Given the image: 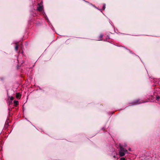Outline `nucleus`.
<instances>
[{"label": "nucleus", "instance_id": "nucleus-1", "mask_svg": "<svg viewBox=\"0 0 160 160\" xmlns=\"http://www.w3.org/2000/svg\"><path fill=\"white\" fill-rule=\"evenodd\" d=\"M119 155L120 157H122L124 156L126 153H128V151L124 149L121 144H119Z\"/></svg>", "mask_w": 160, "mask_h": 160}, {"label": "nucleus", "instance_id": "nucleus-2", "mask_svg": "<svg viewBox=\"0 0 160 160\" xmlns=\"http://www.w3.org/2000/svg\"><path fill=\"white\" fill-rule=\"evenodd\" d=\"M37 10L41 12L43 10V6L42 5V2H41L38 4Z\"/></svg>", "mask_w": 160, "mask_h": 160}, {"label": "nucleus", "instance_id": "nucleus-3", "mask_svg": "<svg viewBox=\"0 0 160 160\" xmlns=\"http://www.w3.org/2000/svg\"><path fill=\"white\" fill-rule=\"evenodd\" d=\"M142 102H142L140 100H137L133 102H132V105H135L136 104H138L140 103H141Z\"/></svg>", "mask_w": 160, "mask_h": 160}, {"label": "nucleus", "instance_id": "nucleus-4", "mask_svg": "<svg viewBox=\"0 0 160 160\" xmlns=\"http://www.w3.org/2000/svg\"><path fill=\"white\" fill-rule=\"evenodd\" d=\"M21 95V94L19 93H17L16 94V97L17 98H19Z\"/></svg>", "mask_w": 160, "mask_h": 160}, {"label": "nucleus", "instance_id": "nucleus-5", "mask_svg": "<svg viewBox=\"0 0 160 160\" xmlns=\"http://www.w3.org/2000/svg\"><path fill=\"white\" fill-rule=\"evenodd\" d=\"M103 36V35L102 34H101L99 36V38L98 39V40H102V38Z\"/></svg>", "mask_w": 160, "mask_h": 160}, {"label": "nucleus", "instance_id": "nucleus-6", "mask_svg": "<svg viewBox=\"0 0 160 160\" xmlns=\"http://www.w3.org/2000/svg\"><path fill=\"white\" fill-rule=\"evenodd\" d=\"M18 101H14V105L16 106L18 104Z\"/></svg>", "mask_w": 160, "mask_h": 160}, {"label": "nucleus", "instance_id": "nucleus-7", "mask_svg": "<svg viewBox=\"0 0 160 160\" xmlns=\"http://www.w3.org/2000/svg\"><path fill=\"white\" fill-rule=\"evenodd\" d=\"M18 46L17 45H16V46H15V50L16 51H17L18 50Z\"/></svg>", "mask_w": 160, "mask_h": 160}, {"label": "nucleus", "instance_id": "nucleus-8", "mask_svg": "<svg viewBox=\"0 0 160 160\" xmlns=\"http://www.w3.org/2000/svg\"><path fill=\"white\" fill-rule=\"evenodd\" d=\"M105 8V4H104L103 6V7H102V9L104 10Z\"/></svg>", "mask_w": 160, "mask_h": 160}, {"label": "nucleus", "instance_id": "nucleus-9", "mask_svg": "<svg viewBox=\"0 0 160 160\" xmlns=\"http://www.w3.org/2000/svg\"><path fill=\"white\" fill-rule=\"evenodd\" d=\"M160 98L159 96H158L156 97V100L157 101L159 100V99Z\"/></svg>", "mask_w": 160, "mask_h": 160}, {"label": "nucleus", "instance_id": "nucleus-10", "mask_svg": "<svg viewBox=\"0 0 160 160\" xmlns=\"http://www.w3.org/2000/svg\"><path fill=\"white\" fill-rule=\"evenodd\" d=\"M120 160H125V159L124 158H120Z\"/></svg>", "mask_w": 160, "mask_h": 160}, {"label": "nucleus", "instance_id": "nucleus-11", "mask_svg": "<svg viewBox=\"0 0 160 160\" xmlns=\"http://www.w3.org/2000/svg\"><path fill=\"white\" fill-rule=\"evenodd\" d=\"M122 147H126L127 146V144L126 143H124V145H122Z\"/></svg>", "mask_w": 160, "mask_h": 160}, {"label": "nucleus", "instance_id": "nucleus-12", "mask_svg": "<svg viewBox=\"0 0 160 160\" xmlns=\"http://www.w3.org/2000/svg\"><path fill=\"white\" fill-rule=\"evenodd\" d=\"M13 99V98L12 97H11L10 98V100H12Z\"/></svg>", "mask_w": 160, "mask_h": 160}, {"label": "nucleus", "instance_id": "nucleus-13", "mask_svg": "<svg viewBox=\"0 0 160 160\" xmlns=\"http://www.w3.org/2000/svg\"><path fill=\"white\" fill-rule=\"evenodd\" d=\"M128 150H129V151H131V148H129L128 149Z\"/></svg>", "mask_w": 160, "mask_h": 160}, {"label": "nucleus", "instance_id": "nucleus-14", "mask_svg": "<svg viewBox=\"0 0 160 160\" xmlns=\"http://www.w3.org/2000/svg\"><path fill=\"white\" fill-rule=\"evenodd\" d=\"M46 19L47 20V21H48V19L47 18V17H46Z\"/></svg>", "mask_w": 160, "mask_h": 160}, {"label": "nucleus", "instance_id": "nucleus-15", "mask_svg": "<svg viewBox=\"0 0 160 160\" xmlns=\"http://www.w3.org/2000/svg\"><path fill=\"white\" fill-rule=\"evenodd\" d=\"M113 157L114 158H116V156L115 155H114L113 156Z\"/></svg>", "mask_w": 160, "mask_h": 160}]
</instances>
